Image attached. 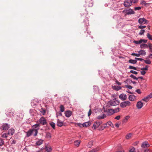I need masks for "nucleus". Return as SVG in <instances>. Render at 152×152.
<instances>
[{"mask_svg":"<svg viewBox=\"0 0 152 152\" xmlns=\"http://www.w3.org/2000/svg\"><path fill=\"white\" fill-rule=\"evenodd\" d=\"M119 102L117 100L116 98L114 99L113 100H110L108 102L106 107H110L111 106H115L119 104Z\"/></svg>","mask_w":152,"mask_h":152,"instance_id":"obj_1","label":"nucleus"},{"mask_svg":"<svg viewBox=\"0 0 152 152\" xmlns=\"http://www.w3.org/2000/svg\"><path fill=\"white\" fill-rule=\"evenodd\" d=\"M39 125L38 124H36L33 125L32 128V129L34 132V133L33 135L34 137L36 136L38 133V130L39 129Z\"/></svg>","mask_w":152,"mask_h":152,"instance_id":"obj_2","label":"nucleus"},{"mask_svg":"<svg viewBox=\"0 0 152 152\" xmlns=\"http://www.w3.org/2000/svg\"><path fill=\"white\" fill-rule=\"evenodd\" d=\"M123 12L125 15H129L134 14V12L131 8L125 9L123 11Z\"/></svg>","mask_w":152,"mask_h":152,"instance_id":"obj_3","label":"nucleus"},{"mask_svg":"<svg viewBox=\"0 0 152 152\" xmlns=\"http://www.w3.org/2000/svg\"><path fill=\"white\" fill-rule=\"evenodd\" d=\"M107 107H104V111L107 113V115H111L114 113L113 110V109H108Z\"/></svg>","mask_w":152,"mask_h":152,"instance_id":"obj_4","label":"nucleus"},{"mask_svg":"<svg viewBox=\"0 0 152 152\" xmlns=\"http://www.w3.org/2000/svg\"><path fill=\"white\" fill-rule=\"evenodd\" d=\"M130 102L129 101H127L121 102L120 104V106L122 108H124L126 106H130Z\"/></svg>","mask_w":152,"mask_h":152,"instance_id":"obj_5","label":"nucleus"},{"mask_svg":"<svg viewBox=\"0 0 152 152\" xmlns=\"http://www.w3.org/2000/svg\"><path fill=\"white\" fill-rule=\"evenodd\" d=\"M39 122V124L42 125H46L47 124L46 119L43 117L40 118Z\"/></svg>","mask_w":152,"mask_h":152,"instance_id":"obj_6","label":"nucleus"},{"mask_svg":"<svg viewBox=\"0 0 152 152\" xmlns=\"http://www.w3.org/2000/svg\"><path fill=\"white\" fill-rule=\"evenodd\" d=\"M148 21L144 18H139L138 20V22L140 24H147L148 23Z\"/></svg>","mask_w":152,"mask_h":152,"instance_id":"obj_7","label":"nucleus"},{"mask_svg":"<svg viewBox=\"0 0 152 152\" xmlns=\"http://www.w3.org/2000/svg\"><path fill=\"white\" fill-rule=\"evenodd\" d=\"M125 7H129L132 5V1L130 0H126L124 1V4Z\"/></svg>","mask_w":152,"mask_h":152,"instance_id":"obj_8","label":"nucleus"},{"mask_svg":"<svg viewBox=\"0 0 152 152\" xmlns=\"http://www.w3.org/2000/svg\"><path fill=\"white\" fill-rule=\"evenodd\" d=\"M85 2L86 3V5L88 6L89 7H92L93 4L92 0H86Z\"/></svg>","mask_w":152,"mask_h":152,"instance_id":"obj_9","label":"nucleus"},{"mask_svg":"<svg viewBox=\"0 0 152 152\" xmlns=\"http://www.w3.org/2000/svg\"><path fill=\"white\" fill-rule=\"evenodd\" d=\"M65 116L67 118L69 117L72 114V112L70 110H67L65 111Z\"/></svg>","mask_w":152,"mask_h":152,"instance_id":"obj_10","label":"nucleus"},{"mask_svg":"<svg viewBox=\"0 0 152 152\" xmlns=\"http://www.w3.org/2000/svg\"><path fill=\"white\" fill-rule=\"evenodd\" d=\"M149 146V144H148V142L147 141H145L143 142L141 145V147L143 148L148 147Z\"/></svg>","mask_w":152,"mask_h":152,"instance_id":"obj_11","label":"nucleus"},{"mask_svg":"<svg viewBox=\"0 0 152 152\" xmlns=\"http://www.w3.org/2000/svg\"><path fill=\"white\" fill-rule=\"evenodd\" d=\"M143 106L142 102L141 101H139L136 104V107L138 109H140L142 108Z\"/></svg>","mask_w":152,"mask_h":152,"instance_id":"obj_12","label":"nucleus"},{"mask_svg":"<svg viewBox=\"0 0 152 152\" xmlns=\"http://www.w3.org/2000/svg\"><path fill=\"white\" fill-rule=\"evenodd\" d=\"M119 98L122 100H125L126 99L127 96L126 94H121L119 96Z\"/></svg>","mask_w":152,"mask_h":152,"instance_id":"obj_13","label":"nucleus"},{"mask_svg":"<svg viewBox=\"0 0 152 152\" xmlns=\"http://www.w3.org/2000/svg\"><path fill=\"white\" fill-rule=\"evenodd\" d=\"M136 96L132 94L129 95V99L130 101H133L136 100Z\"/></svg>","mask_w":152,"mask_h":152,"instance_id":"obj_14","label":"nucleus"},{"mask_svg":"<svg viewBox=\"0 0 152 152\" xmlns=\"http://www.w3.org/2000/svg\"><path fill=\"white\" fill-rule=\"evenodd\" d=\"M10 128V125L7 124H3L2 126V128L4 130H8Z\"/></svg>","mask_w":152,"mask_h":152,"instance_id":"obj_15","label":"nucleus"},{"mask_svg":"<svg viewBox=\"0 0 152 152\" xmlns=\"http://www.w3.org/2000/svg\"><path fill=\"white\" fill-rule=\"evenodd\" d=\"M34 132L32 129H30L26 132V136L27 137H29Z\"/></svg>","mask_w":152,"mask_h":152,"instance_id":"obj_16","label":"nucleus"},{"mask_svg":"<svg viewBox=\"0 0 152 152\" xmlns=\"http://www.w3.org/2000/svg\"><path fill=\"white\" fill-rule=\"evenodd\" d=\"M91 124L90 121H88L82 124L83 126V127H87L89 126Z\"/></svg>","mask_w":152,"mask_h":152,"instance_id":"obj_17","label":"nucleus"},{"mask_svg":"<svg viewBox=\"0 0 152 152\" xmlns=\"http://www.w3.org/2000/svg\"><path fill=\"white\" fill-rule=\"evenodd\" d=\"M139 53V56H145L146 55V52L145 50H141L138 52Z\"/></svg>","mask_w":152,"mask_h":152,"instance_id":"obj_18","label":"nucleus"},{"mask_svg":"<svg viewBox=\"0 0 152 152\" xmlns=\"http://www.w3.org/2000/svg\"><path fill=\"white\" fill-rule=\"evenodd\" d=\"M63 122L61 121L59 119L57 120V125L59 127H61L63 125Z\"/></svg>","mask_w":152,"mask_h":152,"instance_id":"obj_19","label":"nucleus"},{"mask_svg":"<svg viewBox=\"0 0 152 152\" xmlns=\"http://www.w3.org/2000/svg\"><path fill=\"white\" fill-rule=\"evenodd\" d=\"M107 127V124L105 123L102 126H101L99 129L98 130L99 131L103 130Z\"/></svg>","mask_w":152,"mask_h":152,"instance_id":"obj_20","label":"nucleus"},{"mask_svg":"<svg viewBox=\"0 0 152 152\" xmlns=\"http://www.w3.org/2000/svg\"><path fill=\"white\" fill-rule=\"evenodd\" d=\"M43 140L42 139H40L37 141L36 143L37 145L39 146L42 144Z\"/></svg>","mask_w":152,"mask_h":152,"instance_id":"obj_21","label":"nucleus"},{"mask_svg":"<svg viewBox=\"0 0 152 152\" xmlns=\"http://www.w3.org/2000/svg\"><path fill=\"white\" fill-rule=\"evenodd\" d=\"M130 116L129 115H127L125 117L123 120L122 121V122L123 123H126L127 121L130 118Z\"/></svg>","mask_w":152,"mask_h":152,"instance_id":"obj_22","label":"nucleus"},{"mask_svg":"<svg viewBox=\"0 0 152 152\" xmlns=\"http://www.w3.org/2000/svg\"><path fill=\"white\" fill-rule=\"evenodd\" d=\"M15 132V130L13 129H10L8 131V134L9 135H12Z\"/></svg>","mask_w":152,"mask_h":152,"instance_id":"obj_23","label":"nucleus"},{"mask_svg":"<svg viewBox=\"0 0 152 152\" xmlns=\"http://www.w3.org/2000/svg\"><path fill=\"white\" fill-rule=\"evenodd\" d=\"M106 116L105 114H103L102 115L98 116L97 117V118L98 119H102L106 118Z\"/></svg>","mask_w":152,"mask_h":152,"instance_id":"obj_24","label":"nucleus"},{"mask_svg":"<svg viewBox=\"0 0 152 152\" xmlns=\"http://www.w3.org/2000/svg\"><path fill=\"white\" fill-rule=\"evenodd\" d=\"M45 150L48 152H50L52 150L51 147L50 146L48 147V146H45Z\"/></svg>","mask_w":152,"mask_h":152,"instance_id":"obj_25","label":"nucleus"},{"mask_svg":"<svg viewBox=\"0 0 152 152\" xmlns=\"http://www.w3.org/2000/svg\"><path fill=\"white\" fill-rule=\"evenodd\" d=\"M80 143V141L79 140H77L74 142V145L75 146L78 147L79 146Z\"/></svg>","mask_w":152,"mask_h":152,"instance_id":"obj_26","label":"nucleus"},{"mask_svg":"<svg viewBox=\"0 0 152 152\" xmlns=\"http://www.w3.org/2000/svg\"><path fill=\"white\" fill-rule=\"evenodd\" d=\"M140 48H148V45L146 44H142L140 45Z\"/></svg>","mask_w":152,"mask_h":152,"instance_id":"obj_27","label":"nucleus"},{"mask_svg":"<svg viewBox=\"0 0 152 152\" xmlns=\"http://www.w3.org/2000/svg\"><path fill=\"white\" fill-rule=\"evenodd\" d=\"M113 88L117 91H118L121 89V87L118 86H113Z\"/></svg>","mask_w":152,"mask_h":152,"instance_id":"obj_28","label":"nucleus"},{"mask_svg":"<svg viewBox=\"0 0 152 152\" xmlns=\"http://www.w3.org/2000/svg\"><path fill=\"white\" fill-rule=\"evenodd\" d=\"M129 62L130 63L134 64L137 63V61L135 59V60L130 59L129 61Z\"/></svg>","mask_w":152,"mask_h":152,"instance_id":"obj_29","label":"nucleus"},{"mask_svg":"<svg viewBox=\"0 0 152 152\" xmlns=\"http://www.w3.org/2000/svg\"><path fill=\"white\" fill-rule=\"evenodd\" d=\"M132 135V134L131 133H129L127 134L126 136V138L127 139H130Z\"/></svg>","mask_w":152,"mask_h":152,"instance_id":"obj_30","label":"nucleus"},{"mask_svg":"<svg viewBox=\"0 0 152 152\" xmlns=\"http://www.w3.org/2000/svg\"><path fill=\"white\" fill-rule=\"evenodd\" d=\"M99 150V147H97L95 148L94 149L91 151V152H96Z\"/></svg>","mask_w":152,"mask_h":152,"instance_id":"obj_31","label":"nucleus"},{"mask_svg":"<svg viewBox=\"0 0 152 152\" xmlns=\"http://www.w3.org/2000/svg\"><path fill=\"white\" fill-rule=\"evenodd\" d=\"M60 111L61 112H63L64 111L65 108L64 105H61L60 106Z\"/></svg>","mask_w":152,"mask_h":152,"instance_id":"obj_32","label":"nucleus"},{"mask_svg":"<svg viewBox=\"0 0 152 152\" xmlns=\"http://www.w3.org/2000/svg\"><path fill=\"white\" fill-rule=\"evenodd\" d=\"M7 116L9 117H12L13 116V112H9L7 114Z\"/></svg>","mask_w":152,"mask_h":152,"instance_id":"obj_33","label":"nucleus"},{"mask_svg":"<svg viewBox=\"0 0 152 152\" xmlns=\"http://www.w3.org/2000/svg\"><path fill=\"white\" fill-rule=\"evenodd\" d=\"M142 40H140L139 41H136V40H134L133 41V43L136 44H141L142 43Z\"/></svg>","mask_w":152,"mask_h":152,"instance_id":"obj_34","label":"nucleus"},{"mask_svg":"<svg viewBox=\"0 0 152 152\" xmlns=\"http://www.w3.org/2000/svg\"><path fill=\"white\" fill-rule=\"evenodd\" d=\"M144 61L145 63L147 64H150L151 63V61L149 59L144 60Z\"/></svg>","mask_w":152,"mask_h":152,"instance_id":"obj_35","label":"nucleus"},{"mask_svg":"<svg viewBox=\"0 0 152 152\" xmlns=\"http://www.w3.org/2000/svg\"><path fill=\"white\" fill-rule=\"evenodd\" d=\"M113 110L114 113H116L119 112L120 110V109L119 107H117Z\"/></svg>","mask_w":152,"mask_h":152,"instance_id":"obj_36","label":"nucleus"},{"mask_svg":"<svg viewBox=\"0 0 152 152\" xmlns=\"http://www.w3.org/2000/svg\"><path fill=\"white\" fill-rule=\"evenodd\" d=\"M46 137L47 138L50 139L51 138V134L50 132H47L46 133Z\"/></svg>","mask_w":152,"mask_h":152,"instance_id":"obj_37","label":"nucleus"},{"mask_svg":"<svg viewBox=\"0 0 152 152\" xmlns=\"http://www.w3.org/2000/svg\"><path fill=\"white\" fill-rule=\"evenodd\" d=\"M149 98H148V96H147L146 97H144L142 99V100L145 102H147L149 101Z\"/></svg>","mask_w":152,"mask_h":152,"instance_id":"obj_38","label":"nucleus"},{"mask_svg":"<svg viewBox=\"0 0 152 152\" xmlns=\"http://www.w3.org/2000/svg\"><path fill=\"white\" fill-rule=\"evenodd\" d=\"M106 124H107H107H108L109 126H111L112 127H114V126L113 124V123H112V122L111 121H108Z\"/></svg>","mask_w":152,"mask_h":152,"instance_id":"obj_39","label":"nucleus"},{"mask_svg":"<svg viewBox=\"0 0 152 152\" xmlns=\"http://www.w3.org/2000/svg\"><path fill=\"white\" fill-rule=\"evenodd\" d=\"M147 37L149 40H152V36L148 33L147 34Z\"/></svg>","mask_w":152,"mask_h":152,"instance_id":"obj_40","label":"nucleus"},{"mask_svg":"<svg viewBox=\"0 0 152 152\" xmlns=\"http://www.w3.org/2000/svg\"><path fill=\"white\" fill-rule=\"evenodd\" d=\"M50 125L53 129H55V124L53 122H51L50 123Z\"/></svg>","mask_w":152,"mask_h":152,"instance_id":"obj_41","label":"nucleus"},{"mask_svg":"<svg viewBox=\"0 0 152 152\" xmlns=\"http://www.w3.org/2000/svg\"><path fill=\"white\" fill-rule=\"evenodd\" d=\"M97 127H98L95 124L94 122L93 124V126L92 127L93 129L94 130H95L96 129Z\"/></svg>","mask_w":152,"mask_h":152,"instance_id":"obj_42","label":"nucleus"},{"mask_svg":"<svg viewBox=\"0 0 152 152\" xmlns=\"http://www.w3.org/2000/svg\"><path fill=\"white\" fill-rule=\"evenodd\" d=\"M62 115V114L60 111L56 113V117H58V116H61Z\"/></svg>","mask_w":152,"mask_h":152,"instance_id":"obj_43","label":"nucleus"},{"mask_svg":"<svg viewBox=\"0 0 152 152\" xmlns=\"http://www.w3.org/2000/svg\"><path fill=\"white\" fill-rule=\"evenodd\" d=\"M93 143V142L92 141H90L88 144V148H90L92 146V145Z\"/></svg>","mask_w":152,"mask_h":152,"instance_id":"obj_44","label":"nucleus"},{"mask_svg":"<svg viewBox=\"0 0 152 152\" xmlns=\"http://www.w3.org/2000/svg\"><path fill=\"white\" fill-rule=\"evenodd\" d=\"M130 77H131V78H132L133 79L137 80L138 79V78L136 76H134L133 75H130Z\"/></svg>","mask_w":152,"mask_h":152,"instance_id":"obj_45","label":"nucleus"},{"mask_svg":"<svg viewBox=\"0 0 152 152\" xmlns=\"http://www.w3.org/2000/svg\"><path fill=\"white\" fill-rule=\"evenodd\" d=\"M145 32V30L144 29H141L140 30L139 33V34L140 35H142Z\"/></svg>","mask_w":152,"mask_h":152,"instance_id":"obj_46","label":"nucleus"},{"mask_svg":"<svg viewBox=\"0 0 152 152\" xmlns=\"http://www.w3.org/2000/svg\"><path fill=\"white\" fill-rule=\"evenodd\" d=\"M135 148L133 147H131L129 150V152H134L135 151Z\"/></svg>","mask_w":152,"mask_h":152,"instance_id":"obj_47","label":"nucleus"},{"mask_svg":"<svg viewBox=\"0 0 152 152\" xmlns=\"http://www.w3.org/2000/svg\"><path fill=\"white\" fill-rule=\"evenodd\" d=\"M141 70H148V66L147 65H146L145 67H143L141 69Z\"/></svg>","mask_w":152,"mask_h":152,"instance_id":"obj_48","label":"nucleus"},{"mask_svg":"<svg viewBox=\"0 0 152 152\" xmlns=\"http://www.w3.org/2000/svg\"><path fill=\"white\" fill-rule=\"evenodd\" d=\"M129 69H133L134 70H137V68L136 67H134L132 66H129Z\"/></svg>","mask_w":152,"mask_h":152,"instance_id":"obj_49","label":"nucleus"},{"mask_svg":"<svg viewBox=\"0 0 152 152\" xmlns=\"http://www.w3.org/2000/svg\"><path fill=\"white\" fill-rule=\"evenodd\" d=\"M4 143V141L2 139H0V146H1Z\"/></svg>","mask_w":152,"mask_h":152,"instance_id":"obj_50","label":"nucleus"},{"mask_svg":"<svg viewBox=\"0 0 152 152\" xmlns=\"http://www.w3.org/2000/svg\"><path fill=\"white\" fill-rule=\"evenodd\" d=\"M131 55L133 56H135L137 57H139V53H132Z\"/></svg>","mask_w":152,"mask_h":152,"instance_id":"obj_51","label":"nucleus"},{"mask_svg":"<svg viewBox=\"0 0 152 152\" xmlns=\"http://www.w3.org/2000/svg\"><path fill=\"white\" fill-rule=\"evenodd\" d=\"M130 72L132 73L133 74H135V75H137V72L136 71H134V70H131Z\"/></svg>","mask_w":152,"mask_h":152,"instance_id":"obj_52","label":"nucleus"},{"mask_svg":"<svg viewBox=\"0 0 152 152\" xmlns=\"http://www.w3.org/2000/svg\"><path fill=\"white\" fill-rule=\"evenodd\" d=\"M135 59L136 60H138V61H144V59H143L142 58H135Z\"/></svg>","mask_w":152,"mask_h":152,"instance_id":"obj_53","label":"nucleus"},{"mask_svg":"<svg viewBox=\"0 0 152 152\" xmlns=\"http://www.w3.org/2000/svg\"><path fill=\"white\" fill-rule=\"evenodd\" d=\"M93 87L95 91H97L98 90V88L97 86H93Z\"/></svg>","mask_w":152,"mask_h":152,"instance_id":"obj_54","label":"nucleus"},{"mask_svg":"<svg viewBox=\"0 0 152 152\" xmlns=\"http://www.w3.org/2000/svg\"><path fill=\"white\" fill-rule=\"evenodd\" d=\"M146 27L145 26H143L142 25H140L139 26L138 28L140 29H142Z\"/></svg>","mask_w":152,"mask_h":152,"instance_id":"obj_55","label":"nucleus"},{"mask_svg":"<svg viewBox=\"0 0 152 152\" xmlns=\"http://www.w3.org/2000/svg\"><path fill=\"white\" fill-rule=\"evenodd\" d=\"M125 86L126 88L130 89H132V87L130 85H126V86Z\"/></svg>","mask_w":152,"mask_h":152,"instance_id":"obj_56","label":"nucleus"},{"mask_svg":"<svg viewBox=\"0 0 152 152\" xmlns=\"http://www.w3.org/2000/svg\"><path fill=\"white\" fill-rule=\"evenodd\" d=\"M141 4L146 5L147 3H146V2L145 1L142 0L141 1Z\"/></svg>","mask_w":152,"mask_h":152,"instance_id":"obj_57","label":"nucleus"},{"mask_svg":"<svg viewBox=\"0 0 152 152\" xmlns=\"http://www.w3.org/2000/svg\"><path fill=\"white\" fill-rule=\"evenodd\" d=\"M135 92L138 94H140L141 93V92L140 91V90L139 89L136 90Z\"/></svg>","mask_w":152,"mask_h":152,"instance_id":"obj_58","label":"nucleus"},{"mask_svg":"<svg viewBox=\"0 0 152 152\" xmlns=\"http://www.w3.org/2000/svg\"><path fill=\"white\" fill-rule=\"evenodd\" d=\"M120 116L119 115H118L116 117H115V119H116L117 120H119L120 119Z\"/></svg>","mask_w":152,"mask_h":152,"instance_id":"obj_59","label":"nucleus"},{"mask_svg":"<svg viewBox=\"0 0 152 152\" xmlns=\"http://www.w3.org/2000/svg\"><path fill=\"white\" fill-rule=\"evenodd\" d=\"M91 114V109H90L88 113V116H89Z\"/></svg>","mask_w":152,"mask_h":152,"instance_id":"obj_60","label":"nucleus"},{"mask_svg":"<svg viewBox=\"0 0 152 152\" xmlns=\"http://www.w3.org/2000/svg\"><path fill=\"white\" fill-rule=\"evenodd\" d=\"M148 97L149 99H150L152 98V93L150 94H149L148 95Z\"/></svg>","mask_w":152,"mask_h":152,"instance_id":"obj_61","label":"nucleus"},{"mask_svg":"<svg viewBox=\"0 0 152 152\" xmlns=\"http://www.w3.org/2000/svg\"><path fill=\"white\" fill-rule=\"evenodd\" d=\"M141 9V7H135L134 8V10H140Z\"/></svg>","mask_w":152,"mask_h":152,"instance_id":"obj_62","label":"nucleus"},{"mask_svg":"<svg viewBox=\"0 0 152 152\" xmlns=\"http://www.w3.org/2000/svg\"><path fill=\"white\" fill-rule=\"evenodd\" d=\"M77 126H79L80 127H81L83 126V125H82V124L77 123Z\"/></svg>","mask_w":152,"mask_h":152,"instance_id":"obj_63","label":"nucleus"},{"mask_svg":"<svg viewBox=\"0 0 152 152\" xmlns=\"http://www.w3.org/2000/svg\"><path fill=\"white\" fill-rule=\"evenodd\" d=\"M147 45H148V47H149V48H152V44L151 43H149Z\"/></svg>","mask_w":152,"mask_h":152,"instance_id":"obj_64","label":"nucleus"}]
</instances>
